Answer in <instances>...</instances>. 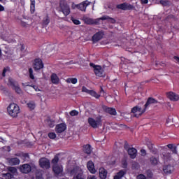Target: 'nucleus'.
Wrapping results in <instances>:
<instances>
[{"instance_id":"obj_1","label":"nucleus","mask_w":179,"mask_h":179,"mask_svg":"<svg viewBox=\"0 0 179 179\" xmlns=\"http://www.w3.org/2000/svg\"><path fill=\"white\" fill-rule=\"evenodd\" d=\"M58 162H59V157L55 156L52 159V171L55 173L56 177H64V176H65L64 173V166L61 164H58Z\"/></svg>"},{"instance_id":"obj_2","label":"nucleus","mask_w":179,"mask_h":179,"mask_svg":"<svg viewBox=\"0 0 179 179\" xmlns=\"http://www.w3.org/2000/svg\"><path fill=\"white\" fill-rule=\"evenodd\" d=\"M7 111L10 117L16 118V117H17V115L20 113V108H19V106L17 104L15 103H11L7 107Z\"/></svg>"},{"instance_id":"obj_3","label":"nucleus","mask_w":179,"mask_h":179,"mask_svg":"<svg viewBox=\"0 0 179 179\" xmlns=\"http://www.w3.org/2000/svg\"><path fill=\"white\" fill-rule=\"evenodd\" d=\"M70 174L73 176V179H85V177H83V169L79 166H76L71 169Z\"/></svg>"},{"instance_id":"obj_4","label":"nucleus","mask_w":179,"mask_h":179,"mask_svg":"<svg viewBox=\"0 0 179 179\" xmlns=\"http://www.w3.org/2000/svg\"><path fill=\"white\" fill-rule=\"evenodd\" d=\"M146 107L144 106L142 108L141 106L138 105L131 108V113L134 114V117L137 118L141 117L146 111Z\"/></svg>"},{"instance_id":"obj_5","label":"nucleus","mask_w":179,"mask_h":179,"mask_svg":"<svg viewBox=\"0 0 179 179\" xmlns=\"http://www.w3.org/2000/svg\"><path fill=\"white\" fill-rule=\"evenodd\" d=\"M59 8L64 16H68L69 13H71V8H69V5L66 3V1L62 0L59 3Z\"/></svg>"},{"instance_id":"obj_6","label":"nucleus","mask_w":179,"mask_h":179,"mask_svg":"<svg viewBox=\"0 0 179 179\" xmlns=\"http://www.w3.org/2000/svg\"><path fill=\"white\" fill-rule=\"evenodd\" d=\"M90 3H92V2L87 0L81 2L79 4H73L72 8L73 9L77 8L79 9V10H81V12H86V8L87 6H89V5H90Z\"/></svg>"},{"instance_id":"obj_7","label":"nucleus","mask_w":179,"mask_h":179,"mask_svg":"<svg viewBox=\"0 0 179 179\" xmlns=\"http://www.w3.org/2000/svg\"><path fill=\"white\" fill-rule=\"evenodd\" d=\"M88 123L92 128H99L101 125V119L97 117L94 119L93 117L88 118Z\"/></svg>"},{"instance_id":"obj_8","label":"nucleus","mask_w":179,"mask_h":179,"mask_svg":"<svg viewBox=\"0 0 179 179\" xmlns=\"http://www.w3.org/2000/svg\"><path fill=\"white\" fill-rule=\"evenodd\" d=\"M90 66H92V68H94V72L96 75V76H104V70L103 69V68H101V66H95L94 64L93 63H90Z\"/></svg>"},{"instance_id":"obj_9","label":"nucleus","mask_w":179,"mask_h":179,"mask_svg":"<svg viewBox=\"0 0 179 179\" xmlns=\"http://www.w3.org/2000/svg\"><path fill=\"white\" fill-rule=\"evenodd\" d=\"M9 83L10 84L12 89L16 92L18 94H22V89H20V87L19 86V84L17 82L15 81L13 79L10 78L8 80Z\"/></svg>"},{"instance_id":"obj_10","label":"nucleus","mask_w":179,"mask_h":179,"mask_svg":"<svg viewBox=\"0 0 179 179\" xmlns=\"http://www.w3.org/2000/svg\"><path fill=\"white\" fill-rule=\"evenodd\" d=\"M39 166L41 167V169H50L51 167V164L50 163V159L42 157L39 159Z\"/></svg>"},{"instance_id":"obj_11","label":"nucleus","mask_w":179,"mask_h":179,"mask_svg":"<svg viewBox=\"0 0 179 179\" xmlns=\"http://www.w3.org/2000/svg\"><path fill=\"white\" fill-rule=\"evenodd\" d=\"M33 68L35 71H40L44 68V64L41 59H36L33 64Z\"/></svg>"},{"instance_id":"obj_12","label":"nucleus","mask_w":179,"mask_h":179,"mask_svg":"<svg viewBox=\"0 0 179 179\" xmlns=\"http://www.w3.org/2000/svg\"><path fill=\"white\" fill-rule=\"evenodd\" d=\"M162 159L165 164L170 163L173 160L171 153L168 151L162 152Z\"/></svg>"},{"instance_id":"obj_13","label":"nucleus","mask_w":179,"mask_h":179,"mask_svg":"<svg viewBox=\"0 0 179 179\" xmlns=\"http://www.w3.org/2000/svg\"><path fill=\"white\" fill-rule=\"evenodd\" d=\"M117 9H122V10H129L134 8V6L127 3H123L117 6Z\"/></svg>"},{"instance_id":"obj_14","label":"nucleus","mask_w":179,"mask_h":179,"mask_svg":"<svg viewBox=\"0 0 179 179\" xmlns=\"http://www.w3.org/2000/svg\"><path fill=\"white\" fill-rule=\"evenodd\" d=\"M20 171L24 174H28L31 171V166L27 164H24L22 166H20Z\"/></svg>"},{"instance_id":"obj_15","label":"nucleus","mask_w":179,"mask_h":179,"mask_svg":"<svg viewBox=\"0 0 179 179\" xmlns=\"http://www.w3.org/2000/svg\"><path fill=\"white\" fill-rule=\"evenodd\" d=\"M82 92H84V93H87V94H90V96H92V97H95V99H99V97H100V95H99V94L93 90H88L87 88H86V87H83Z\"/></svg>"},{"instance_id":"obj_16","label":"nucleus","mask_w":179,"mask_h":179,"mask_svg":"<svg viewBox=\"0 0 179 179\" xmlns=\"http://www.w3.org/2000/svg\"><path fill=\"white\" fill-rule=\"evenodd\" d=\"M83 22L85 24H99V20L90 17H84Z\"/></svg>"},{"instance_id":"obj_17","label":"nucleus","mask_w":179,"mask_h":179,"mask_svg":"<svg viewBox=\"0 0 179 179\" xmlns=\"http://www.w3.org/2000/svg\"><path fill=\"white\" fill-rule=\"evenodd\" d=\"M166 96L171 101H178L179 100V95L173 92H168Z\"/></svg>"},{"instance_id":"obj_18","label":"nucleus","mask_w":179,"mask_h":179,"mask_svg":"<svg viewBox=\"0 0 179 179\" xmlns=\"http://www.w3.org/2000/svg\"><path fill=\"white\" fill-rule=\"evenodd\" d=\"M103 36H104V34L103 31H99L96 33L93 36H92V41L94 43H97V41H100L101 38H103Z\"/></svg>"},{"instance_id":"obj_19","label":"nucleus","mask_w":179,"mask_h":179,"mask_svg":"<svg viewBox=\"0 0 179 179\" xmlns=\"http://www.w3.org/2000/svg\"><path fill=\"white\" fill-rule=\"evenodd\" d=\"M163 170L166 174H171L174 171V166L170 164L165 165Z\"/></svg>"},{"instance_id":"obj_20","label":"nucleus","mask_w":179,"mask_h":179,"mask_svg":"<svg viewBox=\"0 0 179 179\" xmlns=\"http://www.w3.org/2000/svg\"><path fill=\"white\" fill-rule=\"evenodd\" d=\"M127 152L131 159H135V157H136L138 151L134 148H130L127 149Z\"/></svg>"},{"instance_id":"obj_21","label":"nucleus","mask_w":179,"mask_h":179,"mask_svg":"<svg viewBox=\"0 0 179 179\" xmlns=\"http://www.w3.org/2000/svg\"><path fill=\"white\" fill-rule=\"evenodd\" d=\"M87 167L92 174L96 173V169H94V164L93 163V162L89 161L87 162Z\"/></svg>"},{"instance_id":"obj_22","label":"nucleus","mask_w":179,"mask_h":179,"mask_svg":"<svg viewBox=\"0 0 179 179\" xmlns=\"http://www.w3.org/2000/svg\"><path fill=\"white\" fill-rule=\"evenodd\" d=\"M56 132L57 134H62V132H64L65 129H66V125L65 124H59L56 126Z\"/></svg>"},{"instance_id":"obj_23","label":"nucleus","mask_w":179,"mask_h":179,"mask_svg":"<svg viewBox=\"0 0 179 179\" xmlns=\"http://www.w3.org/2000/svg\"><path fill=\"white\" fill-rule=\"evenodd\" d=\"M50 79H51L52 83H53L54 85L59 84V78L58 77V76H57L56 73H52L50 76Z\"/></svg>"},{"instance_id":"obj_24","label":"nucleus","mask_w":179,"mask_h":179,"mask_svg":"<svg viewBox=\"0 0 179 179\" xmlns=\"http://www.w3.org/2000/svg\"><path fill=\"white\" fill-rule=\"evenodd\" d=\"M127 174V171L125 170H120L119 172H117L115 176L114 179H121L124 176Z\"/></svg>"},{"instance_id":"obj_25","label":"nucleus","mask_w":179,"mask_h":179,"mask_svg":"<svg viewBox=\"0 0 179 179\" xmlns=\"http://www.w3.org/2000/svg\"><path fill=\"white\" fill-rule=\"evenodd\" d=\"M99 177L101 179L107 178V171L104 168L99 169Z\"/></svg>"},{"instance_id":"obj_26","label":"nucleus","mask_w":179,"mask_h":179,"mask_svg":"<svg viewBox=\"0 0 179 179\" xmlns=\"http://www.w3.org/2000/svg\"><path fill=\"white\" fill-rule=\"evenodd\" d=\"M150 104H157V100L153 98H149L144 106L146 108H148Z\"/></svg>"},{"instance_id":"obj_27","label":"nucleus","mask_w":179,"mask_h":179,"mask_svg":"<svg viewBox=\"0 0 179 179\" xmlns=\"http://www.w3.org/2000/svg\"><path fill=\"white\" fill-rule=\"evenodd\" d=\"M9 163L12 166H16L17 164H20V160L17 158H13L9 160Z\"/></svg>"},{"instance_id":"obj_28","label":"nucleus","mask_w":179,"mask_h":179,"mask_svg":"<svg viewBox=\"0 0 179 179\" xmlns=\"http://www.w3.org/2000/svg\"><path fill=\"white\" fill-rule=\"evenodd\" d=\"M3 38L6 41H8V43H13V39L12 38V36L8 34H3Z\"/></svg>"},{"instance_id":"obj_29","label":"nucleus","mask_w":179,"mask_h":179,"mask_svg":"<svg viewBox=\"0 0 179 179\" xmlns=\"http://www.w3.org/2000/svg\"><path fill=\"white\" fill-rule=\"evenodd\" d=\"M106 111L108 114H110V115H117V110L115 108H106Z\"/></svg>"},{"instance_id":"obj_30","label":"nucleus","mask_w":179,"mask_h":179,"mask_svg":"<svg viewBox=\"0 0 179 179\" xmlns=\"http://www.w3.org/2000/svg\"><path fill=\"white\" fill-rule=\"evenodd\" d=\"M84 152L85 153H87V155H90L92 153V148L90 145H86L84 146Z\"/></svg>"},{"instance_id":"obj_31","label":"nucleus","mask_w":179,"mask_h":179,"mask_svg":"<svg viewBox=\"0 0 179 179\" xmlns=\"http://www.w3.org/2000/svg\"><path fill=\"white\" fill-rule=\"evenodd\" d=\"M67 83H72L73 85H76L78 83V79L73 78H69L66 80Z\"/></svg>"},{"instance_id":"obj_32","label":"nucleus","mask_w":179,"mask_h":179,"mask_svg":"<svg viewBox=\"0 0 179 179\" xmlns=\"http://www.w3.org/2000/svg\"><path fill=\"white\" fill-rule=\"evenodd\" d=\"M1 177L3 179H12V177H13V176H12L10 173H2Z\"/></svg>"},{"instance_id":"obj_33","label":"nucleus","mask_w":179,"mask_h":179,"mask_svg":"<svg viewBox=\"0 0 179 179\" xmlns=\"http://www.w3.org/2000/svg\"><path fill=\"white\" fill-rule=\"evenodd\" d=\"M27 107L29 110H34V108H36V103H34V101H29L27 103Z\"/></svg>"},{"instance_id":"obj_34","label":"nucleus","mask_w":179,"mask_h":179,"mask_svg":"<svg viewBox=\"0 0 179 179\" xmlns=\"http://www.w3.org/2000/svg\"><path fill=\"white\" fill-rule=\"evenodd\" d=\"M31 1V12L34 13L36 9V0H30Z\"/></svg>"},{"instance_id":"obj_35","label":"nucleus","mask_w":179,"mask_h":179,"mask_svg":"<svg viewBox=\"0 0 179 179\" xmlns=\"http://www.w3.org/2000/svg\"><path fill=\"white\" fill-rule=\"evenodd\" d=\"M110 16L108 15H103L102 17L99 18H96V20H99V24H100V20H108L109 19Z\"/></svg>"},{"instance_id":"obj_36","label":"nucleus","mask_w":179,"mask_h":179,"mask_svg":"<svg viewBox=\"0 0 179 179\" xmlns=\"http://www.w3.org/2000/svg\"><path fill=\"white\" fill-rule=\"evenodd\" d=\"M159 3L161 5H162V6H169V5H170L169 1L161 0Z\"/></svg>"},{"instance_id":"obj_37","label":"nucleus","mask_w":179,"mask_h":179,"mask_svg":"<svg viewBox=\"0 0 179 179\" xmlns=\"http://www.w3.org/2000/svg\"><path fill=\"white\" fill-rule=\"evenodd\" d=\"M49 23H50V17H48V16L45 17L43 21V24L45 26H47V24H48Z\"/></svg>"},{"instance_id":"obj_38","label":"nucleus","mask_w":179,"mask_h":179,"mask_svg":"<svg viewBox=\"0 0 179 179\" xmlns=\"http://www.w3.org/2000/svg\"><path fill=\"white\" fill-rule=\"evenodd\" d=\"M78 115H79V112L76 110H73L70 112V115H71V117H75Z\"/></svg>"},{"instance_id":"obj_39","label":"nucleus","mask_w":179,"mask_h":179,"mask_svg":"<svg viewBox=\"0 0 179 179\" xmlns=\"http://www.w3.org/2000/svg\"><path fill=\"white\" fill-rule=\"evenodd\" d=\"M8 171H10V173H12V174H15V173H16V171H17L16 168L12 167V166L8 167Z\"/></svg>"},{"instance_id":"obj_40","label":"nucleus","mask_w":179,"mask_h":179,"mask_svg":"<svg viewBox=\"0 0 179 179\" xmlns=\"http://www.w3.org/2000/svg\"><path fill=\"white\" fill-rule=\"evenodd\" d=\"M48 136L50 139H55L57 138V134H55V133H49Z\"/></svg>"},{"instance_id":"obj_41","label":"nucleus","mask_w":179,"mask_h":179,"mask_svg":"<svg viewBox=\"0 0 179 179\" xmlns=\"http://www.w3.org/2000/svg\"><path fill=\"white\" fill-rule=\"evenodd\" d=\"M29 77L31 79L34 80V75H33V69L30 68L29 69Z\"/></svg>"},{"instance_id":"obj_42","label":"nucleus","mask_w":179,"mask_h":179,"mask_svg":"<svg viewBox=\"0 0 179 179\" xmlns=\"http://www.w3.org/2000/svg\"><path fill=\"white\" fill-rule=\"evenodd\" d=\"M150 162L152 164H157V159H156L155 157H151Z\"/></svg>"},{"instance_id":"obj_43","label":"nucleus","mask_w":179,"mask_h":179,"mask_svg":"<svg viewBox=\"0 0 179 179\" xmlns=\"http://www.w3.org/2000/svg\"><path fill=\"white\" fill-rule=\"evenodd\" d=\"M71 20H72L73 23H74V24H80V22L78 20L72 18Z\"/></svg>"},{"instance_id":"obj_44","label":"nucleus","mask_w":179,"mask_h":179,"mask_svg":"<svg viewBox=\"0 0 179 179\" xmlns=\"http://www.w3.org/2000/svg\"><path fill=\"white\" fill-rule=\"evenodd\" d=\"M108 22L114 24L115 23L116 20H115V19L109 17Z\"/></svg>"},{"instance_id":"obj_45","label":"nucleus","mask_w":179,"mask_h":179,"mask_svg":"<svg viewBox=\"0 0 179 179\" xmlns=\"http://www.w3.org/2000/svg\"><path fill=\"white\" fill-rule=\"evenodd\" d=\"M8 71H9V69H8V68H5V69H3V73H2V76H3V78H4L5 74L8 72Z\"/></svg>"},{"instance_id":"obj_46","label":"nucleus","mask_w":179,"mask_h":179,"mask_svg":"<svg viewBox=\"0 0 179 179\" xmlns=\"http://www.w3.org/2000/svg\"><path fill=\"white\" fill-rule=\"evenodd\" d=\"M137 179H146V176L143 174H140L137 176Z\"/></svg>"},{"instance_id":"obj_47","label":"nucleus","mask_w":179,"mask_h":179,"mask_svg":"<svg viewBox=\"0 0 179 179\" xmlns=\"http://www.w3.org/2000/svg\"><path fill=\"white\" fill-rule=\"evenodd\" d=\"M87 179H97V177H96L94 175H90L87 176Z\"/></svg>"},{"instance_id":"obj_48","label":"nucleus","mask_w":179,"mask_h":179,"mask_svg":"<svg viewBox=\"0 0 179 179\" xmlns=\"http://www.w3.org/2000/svg\"><path fill=\"white\" fill-rule=\"evenodd\" d=\"M48 124L49 125V127H50V128H52V127H54V122L52 121H48Z\"/></svg>"},{"instance_id":"obj_49","label":"nucleus","mask_w":179,"mask_h":179,"mask_svg":"<svg viewBox=\"0 0 179 179\" xmlns=\"http://www.w3.org/2000/svg\"><path fill=\"white\" fill-rule=\"evenodd\" d=\"M36 178V179H43V176L41 175V173H37Z\"/></svg>"},{"instance_id":"obj_50","label":"nucleus","mask_w":179,"mask_h":179,"mask_svg":"<svg viewBox=\"0 0 179 179\" xmlns=\"http://www.w3.org/2000/svg\"><path fill=\"white\" fill-rule=\"evenodd\" d=\"M141 156H145L146 155V150L144 149L141 150Z\"/></svg>"},{"instance_id":"obj_51","label":"nucleus","mask_w":179,"mask_h":179,"mask_svg":"<svg viewBox=\"0 0 179 179\" xmlns=\"http://www.w3.org/2000/svg\"><path fill=\"white\" fill-rule=\"evenodd\" d=\"M172 152L174 155H177L178 152H177V147H173V149L172 150Z\"/></svg>"},{"instance_id":"obj_52","label":"nucleus","mask_w":179,"mask_h":179,"mask_svg":"<svg viewBox=\"0 0 179 179\" xmlns=\"http://www.w3.org/2000/svg\"><path fill=\"white\" fill-rule=\"evenodd\" d=\"M31 87H32V89H34L36 92H40V90L38 89V87L36 86H31Z\"/></svg>"},{"instance_id":"obj_53","label":"nucleus","mask_w":179,"mask_h":179,"mask_svg":"<svg viewBox=\"0 0 179 179\" xmlns=\"http://www.w3.org/2000/svg\"><path fill=\"white\" fill-rule=\"evenodd\" d=\"M142 4H146L149 2V0H141Z\"/></svg>"},{"instance_id":"obj_54","label":"nucleus","mask_w":179,"mask_h":179,"mask_svg":"<svg viewBox=\"0 0 179 179\" xmlns=\"http://www.w3.org/2000/svg\"><path fill=\"white\" fill-rule=\"evenodd\" d=\"M167 148H169V149H171V150H173V144H168L167 145Z\"/></svg>"},{"instance_id":"obj_55","label":"nucleus","mask_w":179,"mask_h":179,"mask_svg":"<svg viewBox=\"0 0 179 179\" xmlns=\"http://www.w3.org/2000/svg\"><path fill=\"white\" fill-rule=\"evenodd\" d=\"M5 10V7L0 4V12H3Z\"/></svg>"},{"instance_id":"obj_56","label":"nucleus","mask_w":179,"mask_h":179,"mask_svg":"<svg viewBox=\"0 0 179 179\" xmlns=\"http://www.w3.org/2000/svg\"><path fill=\"white\" fill-rule=\"evenodd\" d=\"M20 48L21 51H24V45H20Z\"/></svg>"},{"instance_id":"obj_57","label":"nucleus","mask_w":179,"mask_h":179,"mask_svg":"<svg viewBox=\"0 0 179 179\" xmlns=\"http://www.w3.org/2000/svg\"><path fill=\"white\" fill-rule=\"evenodd\" d=\"M22 26L23 27H27V24H26L25 22H22Z\"/></svg>"},{"instance_id":"obj_58","label":"nucleus","mask_w":179,"mask_h":179,"mask_svg":"<svg viewBox=\"0 0 179 179\" xmlns=\"http://www.w3.org/2000/svg\"><path fill=\"white\" fill-rule=\"evenodd\" d=\"M174 59H175L177 62H179V57H174Z\"/></svg>"},{"instance_id":"obj_59","label":"nucleus","mask_w":179,"mask_h":179,"mask_svg":"<svg viewBox=\"0 0 179 179\" xmlns=\"http://www.w3.org/2000/svg\"><path fill=\"white\" fill-rule=\"evenodd\" d=\"M153 175L152 174V173H150L149 175H148V177H149V178H152V176Z\"/></svg>"},{"instance_id":"obj_60","label":"nucleus","mask_w":179,"mask_h":179,"mask_svg":"<svg viewBox=\"0 0 179 179\" xmlns=\"http://www.w3.org/2000/svg\"><path fill=\"white\" fill-rule=\"evenodd\" d=\"M124 167H127V164L126 163L124 164Z\"/></svg>"},{"instance_id":"obj_61","label":"nucleus","mask_w":179,"mask_h":179,"mask_svg":"<svg viewBox=\"0 0 179 179\" xmlns=\"http://www.w3.org/2000/svg\"><path fill=\"white\" fill-rule=\"evenodd\" d=\"M2 141V138H0V142H1Z\"/></svg>"},{"instance_id":"obj_62","label":"nucleus","mask_w":179,"mask_h":179,"mask_svg":"<svg viewBox=\"0 0 179 179\" xmlns=\"http://www.w3.org/2000/svg\"><path fill=\"white\" fill-rule=\"evenodd\" d=\"M93 10H94V6L92 7Z\"/></svg>"},{"instance_id":"obj_63","label":"nucleus","mask_w":179,"mask_h":179,"mask_svg":"<svg viewBox=\"0 0 179 179\" xmlns=\"http://www.w3.org/2000/svg\"><path fill=\"white\" fill-rule=\"evenodd\" d=\"M22 86H25V85H24V83H22Z\"/></svg>"},{"instance_id":"obj_64","label":"nucleus","mask_w":179,"mask_h":179,"mask_svg":"<svg viewBox=\"0 0 179 179\" xmlns=\"http://www.w3.org/2000/svg\"><path fill=\"white\" fill-rule=\"evenodd\" d=\"M0 2H2V0H0Z\"/></svg>"}]
</instances>
